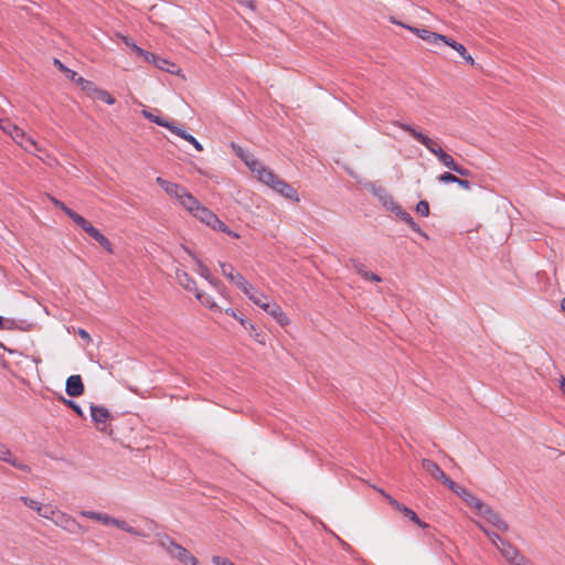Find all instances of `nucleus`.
I'll return each instance as SVG.
<instances>
[{
  "mask_svg": "<svg viewBox=\"0 0 565 565\" xmlns=\"http://www.w3.org/2000/svg\"><path fill=\"white\" fill-rule=\"evenodd\" d=\"M260 182L271 188L285 199L294 202H299V196L296 189L292 188L285 180L280 179L273 170H263L260 174Z\"/></svg>",
  "mask_w": 565,
  "mask_h": 565,
  "instance_id": "obj_1",
  "label": "nucleus"
},
{
  "mask_svg": "<svg viewBox=\"0 0 565 565\" xmlns=\"http://www.w3.org/2000/svg\"><path fill=\"white\" fill-rule=\"evenodd\" d=\"M396 126L408 132L419 143L424 145L433 154L437 157L438 160L441 159L444 154H446V151H444L436 141L417 130L415 127L404 122H397Z\"/></svg>",
  "mask_w": 565,
  "mask_h": 565,
  "instance_id": "obj_2",
  "label": "nucleus"
},
{
  "mask_svg": "<svg viewBox=\"0 0 565 565\" xmlns=\"http://www.w3.org/2000/svg\"><path fill=\"white\" fill-rule=\"evenodd\" d=\"M77 226L95 239L108 254L115 253L111 242L85 217L81 220Z\"/></svg>",
  "mask_w": 565,
  "mask_h": 565,
  "instance_id": "obj_3",
  "label": "nucleus"
},
{
  "mask_svg": "<svg viewBox=\"0 0 565 565\" xmlns=\"http://www.w3.org/2000/svg\"><path fill=\"white\" fill-rule=\"evenodd\" d=\"M89 408L92 420L97 425L98 429L110 435L113 430L109 425H106V422L111 419L110 412L106 407L95 404H90Z\"/></svg>",
  "mask_w": 565,
  "mask_h": 565,
  "instance_id": "obj_4",
  "label": "nucleus"
},
{
  "mask_svg": "<svg viewBox=\"0 0 565 565\" xmlns=\"http://www.w3.org/2000/svg\"><path fill=\"white\" fill-rule=\"evenodd\" d=\"M391 21L395 24H398L403 28H406L408 29L409 31H412L413 33L417 34L418 38H420L422 40H424L425 42L431 44V45H435V46H439L440 45V40H444V35L443 34H439V33H436V32H433L430 30H427V29H419V28H415V26H411V25H406L404 23H401L398 21H396L395 19H391Z\"/></svg>",
  "mask_w": 565,
  "mask_h": 565,
  "instance_id": "obj_5",
  "label": "nucleus"
},
{
  "mask_svg": "<svg viewBox=\"0 0 565 565\" xmlns=\"http://www.w3.org/2000/svg\"><path fill=\"white\" fill-rule=\"evenodd\" d=\"M11 138L21 146L25 151L30 153H34L35 151H39L40 148L35 140L31 137H28L25 132L18 126H15L12 131L9 134Z\"/></svg>",
  "mask_w": 565,
  "mask_h": 565,
  "instance_id": "obj_6",
  "label": "nucleus"
},
{
  "mask_svg": "<svg viewBox=\"0 0 565 565\" xmlns=\"http://www.w3.org/2000/svg\"><path fill=\"white\" fill-rule=\"evenodd\" d=\"M388 211L394 213L399 220L405 222L414 232L418 233L422 237L428 238L427 233L420 228V226L414 221L412 215L407 211H405L398 203H395L393 206H391Z\"/></svg>",
  "mask_w": 565,
  "mask_h": 565,
  "instance_id": "obj_7",
  "label": "nucleus"
},
{
  "mask_svg": "<svg viewBox=\"0 0 565 565\" xmlns=\"http://www.w3.org/2000/svg\"><path fill=\"white\" fill-rule=\"evenodd\" d=\"M449 490L456 493L460 499H462L470 507H480L479 498L475 497L466 487L458 484L455 481H449L447 486Z\"/></svg>",
  "mask_w": 565,
  "mask_h": 565,
  "instance_id": "obj_8",
  "label": "nucleus"
},
{
  "mask_svg": "<svg viewBox=\"0 0 565 565\" xmlns=\"http://www.w3.org/2000/svg\"><path fill=\"white\" fill-rule=\"evenodd\" d=\"M157 541L158 544L162 548H164L170 554L171 557H174L177 559L180 556L181 551L184 548L166 533H158Z\"/></svg>",
  "mask_w": 565,
  "mask_h": 565,
  "instance_id": "obj_9",
  "label": "nucleus"
},
{
  "mask_svg": "<svg viewBox=\"0 0 565 565\" xmlns=\"http://www.w3.org/2000/svg\"><path fill=\"white\" fill-rule=\"evenodd\" d=\"M157 541L158 544L162 548H164L170 554L171 557H174L177 559L180 556L181 551L184 548L166 533H158Z\"/></svg>",
  "mask_w": 565,
  "mask_h": 565,
  "instance_id": "obj_10",
  "label": "nucleus"
},
{
  "mask_svg": "<svg viewBox=\"0 0 565 565\" xmlns=\"http://www.w3.org/2000/svg\"><path fill=\"white\" fill-rule=\"evenodd\" d=\"M422 467L425 469L434 479L441 481L446 487L449 484L451 479L441 470V468L431 459H423Z\"/></svg>",
  "mask_w": 565,
  "mask_h": 565,
  "instance_id": "obj_11",
  "label": "nucleus"
},
{
  "mask_svg": "<svg viewBox=\"0 0 565 565\" xmlns=\"http://www.w3.org/2000/svg\"><path fill=\"white\" fill-rule=\"evenodd\" d=\"M0 460L11 465L12 467H14L21 471H24V472L31 471L30 466L18 460L12 455L10 449L6 445H3L1 441H0Z\"/></svg>",
  "mask_w": 565,
  "mask_h": 565,
  "instance_id": "obj_12",
  "label": "nucleus"
},
{
  "mask_svg": "<svg viewBox=\"0 0 565 565\" xmlns=\"http://www.w3.org/2000/svg\"><path fill=\"white\" fill-rule=\"evenodd\" d=\"M56 525L61 526L63 530L72 533V534H82L86 532V529L81 525L75 519L67 516L65 514H61L57 520H55Z\"/></svg>",
  "mask_w": 565,
  "mask_h": 565,
  "instance_id": "obj_13",
  "label": "nucleus"
},
{
  "mask_svg": "<svg viewBox=\"0 0 565 565\" xmlns=\"http://www.w3.org/2000/svg\"><path fill=\"white\" fill-rule=\"evenodd\" d=\"M156 182L160 185V188L171 198L177 199L178 201L182 196V194L186 191V189L178 183L168 181L161 177H157Z\"/></svg>",
  "mask_w": 565,
  "mask_h": 565,
  "instance_id": "obj_14",
  "label": "nucleus"
},
{
  "mask_svg": "<svg viewBox=\"0 0 565 565\" xmlns=\"http://www.w3.org/2000/svg\"><path fill=\"white\" fill-rule=\"evenodd\" d=\"M84 384L81 375H71L66 380L65 392L71 397H78L84 394Z\"/></svg>",
  "mask_w": 565,
  "mask_h": 565,
  "instance_id": "obj_15",
  "label": "nucleus"
},
{
  "mask_svg": "<svg viewBox=\"0 0 565 565\" xmlns=\"http://www.w3.org/2000/svg\"><path fill=\"white\" fill-rule=\"evenodd\" d=\"M82 515L100 521L105 525H114L116 527H124V520L115 519L108 514L94 512V511H83Z\"/></svg>",
  "mask_w": 565,
  "mask_h": 565,
  "instance_id": "obj_16",
  "label": "nucleus"
},
{
  "mask_svg": "<svg viewBox=\"0 0 565 565\" xmlns=\"http://www.w3.org/2000/svg\"><path fill=\"white\" fill-rule=\"evenodd\" d=\"M183 249L188 255H190L193 258V260L198 265L199 274L204 279H206L211 285L217 286L220 281L211 276L210 269L201 262V259L198 258L196 255L190 248L183 246Z\"/></svg>",
  "mask_w": 565,
  "mask_h": 565,
  "instance_id": "obj_17",
  "label": "nucleus"
},
{
  "mask_svg": "<svg viewBox=\"0 0 565 565\" xmlns=\"http://www.w3.org/2000/svg\"><path fill=\"white\" fill-rule=\"evenodd\" d=\"M265 311L270 315L280 326L289 323V319L276 302H266Z\"/></svg>",
  "mask_w": 565,
  "mask_h": 565,
  "instance_id": "obj_18",
  "label": "nucleus"
},
{
  "mask_svg": "<svg viewBox=\"0 0 565 565\" xmlns=\"http://www.w3.org/2000/svg\"><path fill=\"white\" fill-rule=\"evenodd\" d=\"M226 315H230L231 317L237 319L242 327L246 330L250 331V335L254 337L258 342L264 343V341L260 339L262 333L258 332L255 328V326L247 319H244L243 317L237 316L236 311L234 309H226Z\"/></svg>",
  "mask_w": 565,
  "mask_h": 565,
  "instance_id": "obj_19",
  "label": "nucleus"
},
{
  "mask_svg": "<svg viewBox=\"0 0 565 565\" xmlns=\"http://www.w3.org/2000/svg\"><path fill=\"white\" fill-rule=\"evenodd\" d=\"M440 183H456L465 190H471L472 183L466 179L458 178L451 172H444L437 177Z\"/></svg>",
  "mask_w": 565,
  "mask_h": 565,
  "instance_id": "obj_20",
  "label": "nucleus"
},
{
  "mask_svg": "<svg viewBox=\"0 0 565 565\" xmlns=\"http://www.w3.org/2000/svg\"><path fill=\"white\" fill-rule=\"evenodd\" d=\"M353 269L359 274L363 279L371 280L375 282H380L382 279L379 275L366 270L365 266L358 259H351Z\"/></svg>",
  "mask_w": 565,
  "mask_h": 565,
  "instance_id": "obj_21",
  "label": "nucleus"
},
{
  "mask_svg": "<svg viewBox=\"0 0 565 565\" xmlns=\"http://www.w3.org/2000/svg\"><path fill=\"white\" fill-rule=\"evenodd\" d=\"M175 278L178 282L186 290L189 291H199L196 289V282L195 280L184 270L177 269L175 270Z\"/></svg>",
  "mask_w": 565,
  "mask_h": 565,
  "instance_id": "obj_22",
  "label": "nucleus"
},
{
  "mask_svg": "<svg viewBox=\"0 0 565 565\" xmlns=\"http://www.w3.org/2000/svg\"><path fill=\"white\" fill-rule=\"evenodd\" d=\"M149 63H152L159 70H162L170 74H177L180 68L177 64L166 60L164 57L154 54V58H151Z\"/></svg>",
  "mask_w": 565,
  "mask_h": 565,
  "instance_id": "obj_23",
  "label": "nucleus"
},
{
  "mask_svg": "<svg viewBox=\"0 0 565 565\" xmlns=\"http://www.w3.org/2000/svg\"><path fill=\"white\" fill-rule=\"evenodd\" d=\"M192 215L207 226H211L212 222H216V214L202 204L199 205V209Z\"/></svg>",
  "mask_w": 565,
  "mask_h": 565,
  "instance_id": "obj_24",
  "label": "nucleus"
},
{
  "mask_svg": "<svg viewBox=\"0 0 565 565\" xmlns=\"http://www.w3.org/2000/svg\"><path fill=\"white\" fill-rule=\"evenodd\" d=\"M179 203L190 213L193 214L201 204L188 190L182 194Z\"/></svg>",
  "mask_w": 565,
  "mask_h": 565,
  "instance_id": "obj_25",
  "label": "nucleus"
},
{
  "mask_svg": "<svg viewBox=\"0 0 565 565\" xmlns=\"http://www.w3.org/2000/svg\"><path fill=\"white\" fill-rule=\"evenodd\" d=\"M245 164L257 175V179L260 181V174L263 170H269L265 167L260 161H258L253 153L246 154L244 160Z\"/></svg>",
  "mask_w": 565,
  "mask_h": 565,
  "instance_id": "obj_26",
  "label": "nucleus"
},
{
  "mask_svg": "<svg viewBox=\"0 0 565 565\" xmlns=\"http://www.w3.org/2000/svg\"><path fill=\"white\" fill-rule=\"evenodd\" d=\"M499 551L509 564L512 562L513 557H515L520 552V550L509 541L501 542V544L499 545Z\"/></svg>",
  "mask_w": 565,
  "mask_h": 565,
  "instance_id": "obj_27",
  "label": "nucleus"
},
{
  "mask_svg": "<svg viewBox=\"0 0 565 565\" xmlns=\"http://www.w3.org/2000/svg\"><path fill=\"white\" fill-rule=\"evenodd\" d=\"M373 194L379 198L382 204L390 210L396 202L393 196L386 191V189L379 186L373 189Z\"/></svg>",
  "mask_w": 565,
  "mask_h": 565,
  "instance_id": "obj_28",
  "label": "nucleus"
},
{
  "mask_svg": "<svg viewBox=\"0 0 565 565\" xmlns=\"http://www.w3.org/2000/svg\"><path fill=\"white\" fill-rule=\"evenodd\" d=\"M51 201L52 203L58 207L60 210H62L76 225L81 222V220L83 218L82 215H79L78 213L74 212L72 209H70L68 206H66L62 201L55 199V198H51Z\"/></svg>",
  "mask_w": 565,
  "mask_h": 565,
  "instance_id": "obj_29",
  "label": "nucleus"
},
{
  "mask_svg": "<svg viewBox=\"0 0 565 565\" xmlns=\"http://www.w3.org/2000/svg\"><path fill=\"white\" fill-rule=\"evenodd\" d=\"M392 508L401 512L405 518L409 519L413 523L419 522L417 513L409 509L408 507L399 503L398 501H393Z\"/></svg>",
  "mask_w": 565,
  "mask_h": 565,
  "instance_id": "obj_30",
  "label": "nucleus"
},
{
  "mask_svg": "<svg viewBox=\"0 0 565 565\" xmlns=\"http://www.w3.org/2000/svg\"><path fill=\"white\" fill-rule=\"evenodd\" d=\"M75 83L79 85L81 89L90 98L94 96L95 92L98 88L93 82L85 79L82 76L77 77V79H75Z\"/></svg>",
  "mask_w": 565,
  "mask_h": 565,
  "instance_id": "obj_31",
  "label": "nucleus"
},
{
  "mask_svg": "<svg viewBox=\"0 0 565 565\" xmlns=\"http://www.w3.org/2000/svg\"><path fill=\"white\" fill-rule=\"evenodd\" d=\"M236 279L233 281V284H235V286L245 295V296H249L250 292L254 290V288L252 287V285L244 278L243 275L241 274H236L235 275Z\"/></svg>",
  "mask_w": 565,
  "mask_h": 565,
  "instance_id": "obj_32",
  "label": "nucleus"
},
{
  "mask_svg": "<svg viewBox=\"0 0 565 565\" xmlns=\"http://www.w3.org/2000/svg\"><path fill=\"white\" fill-rule=\"evenodd\" d=\"M488 523L495 526L498 530L502 532L509 531V524L502 520L501 515L498 512H493V514L489 518Z\"/></svg>",
  "mask_w": 565,
  "mask_h": 565,
  "instance_id": "obj_33",
  "label": "nucleus"
},
{
  "mask_svg": "<svg viewBox=\"0 0 565 565\" xmlns=\"http://www.w3.org/2000/svg\"><path fill=\"white\" fill-rule=\"evenodd\" d=\"M92 98L104 102L108 105H113L116 102V99L106 89L100 88V87L97 88V90L95 92V94Z\"/></svg>",
  "mask_w": 565,
  "mask_h": 565,
  "instance_id": "obj_34",
  "label": "nucleus"
},
{
  "mask_svg": "<svg viewBox=\"0 0 565 565\" xmlns=\"http://www.w3.org/2000/svg\"><path fill=\"white\" fill-rule=\"evenodd\" d=\"M54 65L62 73H64L67 78H70L74 83H75V79H77V77H81L75 71H73V70L68 68L67 66H65L58 58H54Z\"/></svg>",
  "mask_w": 565,
  "mask_h": 565,
  "instance_id": "obj_35",
  "label": "nucleus"
},
{
  "mask_svg": "<svg viewBox=\"0 0 565 565\" xmlns=\"http://www.w3.org/2000/svg\"><path fill=\"white\" fill-rule=\"evenodd\" d=\"M248 299L250 301H253L256 306L260 307L264 310L266 308L265 307L266 302H269L267 296H265L262 292L254 291V290L248 296Z\"/></svg>",
  "mask_w": 565,
  "mask_h": 565,
  "instance_id": "obj_36",
  "label": "nucleus"
},
{
  "mask_svg": "<svg viewBox=\"0 0 565 565\" xmlns=\"http://www.w3.org/2000/svg\"><path fill=\"white\" fill-rule=\"evenodd\" d=\"M178 559L183 565H199L198 558L195 556H193L192 554H190V552L186 548H183L181 551L180 556L178 557Z\"/></svg>",
  "mask_w": 565,
  "mask_h": 565,
  "instance_id": "obj_37",
  "label": "nucleus"
},
{
  "mask_svg": "<svg viewBox=\"0 0 565 565\" xmlns=\"http://www.w3.org/2000/svg\"><path fill=\"white\" fill-rule=\"evenodd\" d=\"M142 115L145 116V118H147L148 120H150L151 122H154L157 124L158 126L160 127H166L168 126V119L163 118V117H160V116H157V115H153L151 111L149 110H146L143 109L142 110Z\"/></svg>",
  "mask_w": 565,
  "mask_h": 565,
  "instance_id": "obj_38",
  "label": "nucleus"
},
{
  "mask_svg": "<svg viewBox=\"0 0 565 565\" xmlns=\"http://www.w3.org/2000/svg\"><path fill=\"white\" fill-rule=\"evenodd\" d=\"M218 265L222 274L233 282L236 279L235 275L237 274L235 273L233 265L223 262H220Z\"/></svg>",
  "mask_w": 565,
  "mask_h": 565,
  "instance_id": "obj_39",
  "label": "nucleus"
},
{
  "mask_svg": "<svg viewBox=\"0 0 565 565\" xmlns=\"http://www.w3.org/2000/svg\"><path fill=\"white\" fill-rule=\"evenodd\" d=\"M480 507H473L478 513L484 518V520L488 522L489 518L493 514L494 510L486 504L482 500H479Z\"/></svg>",
  "mask_w": 565,
  "mask_h": 565,
  "instance_id": "obj_40",
  "label": "nucleus"
},
{
  "mask_svg": "<svg viewBox=\"0 0 565 565\" xmlns=\"http://www.w3.org/2000/svg\"><path fill=\"white\" fill-rule=\"evenodd\" d=\"M58 401L61 403H63L65 406H67L71 409H73L79 417H84V413H83L81 406L76 402H74L73 399H68V398H66V397L61 395L58 397Z\"/></svg>",
  "mask_w": 565,
  "mask_h": 565,
  "instance_id": "obj_41",
  "label": "nucleus"
},
{
  "mask_svg": "<svg viewBox=\"0 0 565 565\" xmlns=\"http://www.w3.org/2000/svg\"><path fill=\"white\" fill-rule=\"evenodd\" d=\"M195 297L196 299L202 303L204 305L205 307L207 308H216V303L207 296L205 295L204 292L202 291H196L195 294Z\"/></svg>",
  "mask_w": 565,
  "mask_h": 565,
  "instance_id": "obj_42",
  "label": "nucleus"
},
{
  "mask_svg": "<svg viewBox=\"0 0 565 565\" xmlns=\"http://www.w3.org/2000/svg\"><path fill=\"white\" fill-rule=\"evenodd\" d=\"M164 128L169 129L172 134L179 136L182 139H184V136L190 135L182 128L178 127L174 121L168 120V126H166Z\"/></svg>",
  "mask_w": 565,
  "mask_h": 565,
  "instance_id": "obj_43",
  "label": "nucleus"
},
{
  "mask_svg": "<svg viewBox=\"0 0 565 565\" xmlns=\"http://www.w3.org/2000/svg\"><path fill=\"white\" fill-rule=\"evenodd\" d=\"M20 501H22L24 503V505H26L28 508L34 510V511H39L41 510V502L36 501V500H33L29 497H20Z\"/></svg>",
  "mask_w": 565,
  "mask_h": 565,
  "instance_id": "obj_44",
  "label": "nucleus"
},
{
  "mask_svg": "<svg viewBox=\"0 0 565 565\" xmlns=\"http://www.w3.org/2000/svg\"><path fill=\"white\" fill-rule=\"evenodd\" d=\"M416 212L423 216L426 217L429 215V204L426 200H420L416 205Z\"/></svg>",
  "mask_w": 565,
  "mask_h": 565,
  "instance_id": "obj_45",
  "label": "nucleus"
},
{
  "mask_svg": "<svg viewBox=\"0 0 565 565\" xmlns=\"http://www.w3.org/2000/svg\"><path fill=\"white\" fill-rule=\"evenodd\" d=\"M15 126L9 118H0V129L3 132L9 135Z\"/></svg>",
  "mask_w": 565,
  "mask_h": 565,
  "instance_id": "obj_46",
  "label": "nucleus"
},
{
  "mask_svg": "<svg viewBox=\"0 0 565 565\" xmlns=\"http://www.w3.org/2000/svg\"><path fill=\"white\" fill-rule=\"evenodd\" d=\"M439 162L441 164H444L445 167H447L448 169H450L451 171L455 169L457 162L454 160V158L446 152V154H444L441 157V159H439Z\"/></svg>",
  "mask_w": 565,
  "mask_h": 565,
  "instance_id": "obj_47",
  "label": "nucleus"
},
{
  "mask_svg": "<svg viewBox=\"0 0 565 565\" xmlns=\"http://www.w3.org/2000/svg\"><path fill=\"white\" fill-rule=\"evenodd\" d=\"M486 536L491 541V543L499 550V545L501 542H507V540L500 537L497 533L489 531L486 532Z\"/></svg>",
  "mask_w": 565,
  "mask_h": 565,
  "instance_id": "obj_48",
  "label": "nucleus"
},
{
  "mask_svg": "<svg viewBox=\"0 0 565 565\" xmlns=\"http://www.w3.org/2000/svg\"><path fill=\"white\" fill-rule=\"evenodd\" d=\"M510 565H532L531 562L521 553L513 557Z\"/></svg>",
  "mask_w": 565,
  "mask_h": 565,
  "instance_id": "obj_49",
  "label": "nucleus"
},
{
  "mask_svg": "<svg viewBox=\"0 0 565 565\" xmlns=\"http://www.w3.org/2000/svg\"><path fill=\"white\" fill-rule=\"evenodd\" d=\"M38 514L40 516H43L45 519H51L52 515L54 514V510L52 509V507L50 505H43L41 503V510L38 511Z\"/></svg>",
  "mask_w": 565,
  "mask_h": 565,
  "instance_id": "obj_50",
  "label": "nucleus"
},
{
  "mask_svg": "<svg viewBox=\"0 0 565 565\" xmlns=\"http://www.w3.org/2000/svg\"><path fill=\"white\" fill-rule=\"evenodd\" d=\"M211 228L223 233L227 232L228 226L216 216V222H212Z\"/></svg>",
  "mask_w": 565,
  "mask_h": 565,
  "instance_id": "obj_51",
  "label": "nucleus"
},
{
  "mask_svg": "<svg viewBox=\"0 0 565 565\" xmlns=\"http://www.w3.org/2000/svg\"><path fill=\"white\" fill-rule=\"evenodd\" d=\"M231 147L235 151L236 156L238 158H241L242 160H244L246 154H249V151L243 149L241 146H238V145H236L234 142L231 143Z\"/></svg>",
  "mask_w": 565,
  "mask_h": 565,
  "instance_id": "obj_52",
  "label": "nucleus"
},
{
  "mask_svg": "<svg viewBox=\"0 0 565 565\" xmlns=\"http://www.w3.org/2000/svg\"><path fill=\"white\" fill-rule=\"evenodd\" d=\"M136 54L142 57L146 62H150L151 58H154V53L148 52L141 47L137 49Z\"/></svg>",
  "mask_w": 565,
  "mask_h": 565,
  "instance_id": "obj_53",
  "label": "nucleus"
},
{
  "mask_svg": "<svg viewBox=\"0 0 565 565\" xmlns=\"http://www.w3.org/2000/svg\"><path fill=\"white\" fill-rule=\"evenodd\" d=\"M119 529L125 531V532H127V533H129V534L136 535V536H141L142 535V533L138 529L129 525L126 521H124V527H119Z\"/></svg>",
  "mask_w": 565,
  "mask_h": 565,
  "instance_id": "obj_54",
  "label": "nucleus"
},
{
  "mask_svg": "<svg viewBox=\"0 0 565 565\" xmlns=\"http://www.w3.org/2000/svg\"><path fill=\"white\" fill-rule=\"evenodd\" d=\"M212 563L214 565H235L232 561H230L228 558H224V557H221V556H212Z\"/></svg>",
  "mask_w": 565,
  "mask_h": 565,
  "instance_id": "obj_55",
  "label": "nucleus"
},
{
  "mask_svg": "<svg viewBox=\"0 0 565 565\" xmlns=\"http://www.w3.org/2000/svg\"><path fill=\"white\" fill-rule=\"evenodd\" d=\"M184 140L190 142L198 151H203V146L199 142V140L192 135L184 136Z\"/></svg>",
  "mask_w": 565,
  "mask_h": 565,
  "instance_id": "obj_56",
  "label": "nucleus"
},
{
  "mask_svg": "<svg viewBox=\"0 0 565 565\" xmlns=\"http://www.w3.org/2000/svg\"><path fill=\"white\" fill-rule=\"evenodd\" d=\"M452 171L458 173L461 177H471L472 175V172L469 169H466L458 163L456 164V167Z\"/></svg>",
  "mask_w": 565,
  "mask_h": 565,
  "instance_id": "obj_57",
  "label": "nucleus"
},
{
  "mask_svg": "<svg viewBox=\"0 0 565 565\" xmlns=\"http://www.w3.org/2000/svg\"><path fill=\"white\" fill-rule=\"evenodd\" d=\"M440 44H446V45L452 47L454 50H456V46L459 44V42L452 40L451 38L444 35V40H440Z\"/></svg>",
  "mask_w": 565,
  "mask_h": 565,
  "instance_id": "obj_58",
  "label": "nucleus"
},
{
  "mask_svg": "<svg viewBox=\"0 0 565 565\" xmlns=\"http://www.w3.org/2000/svg\"><path fill=\"white\" fill-rule=\"evenodd\" d=\"M440 44H446V45L452 47L454 50H456V46L459 44V42L452 40L451 38L444 35V40H440Z\"/></svg>",
  "mask_w": 565,
  "mask_h": 565,
  "instance_id": "obj_59",
  "label": "nucleus"
},
{
  "mask_svg": "<svg viewBox=\"0 0 565 565\" xmlns=\"http://www.w3.org/2000/svg\"><path fill=\"white\" fill-rule=\"evenodd\" d=\"M241 6L248 8L252 11L256 10L254 0H236Z\"/></svg>",
  "mask_w": 565,
  "mask_h": 565,
  "instance_id": "obj_60",
  "label": "nucleus"
},
{
  "mask_svg": "<svg viewBox=\"0 0 565 565\" xmlns=\"http://www.w3.org/2000/svg\"><path fill=\"white\" fill-rule=\"evenodd\" d=\"M77 333L87 343H89L92 341L89 333L85 329L79 328Z\"/></svg>",
  "mask_w": 565,
  "mask_h": 565,
  "instance_id": "obj_61",
  "label": "nucleus"
},
{
  "mask_svg": "<svg viewBox=\"0 0 565 565\" xmlns=\"http://www.w3.org/2000/svg\"><path fill=\"white\" fill-rule=\"evenodd\" d=\"M8 323H13V321L6 320L0 316V330L10 329L11 327L7 326Z\"/></svg>",
  "mask_w": 565,
  "mask_h": 565,
  "instance_id": "obj_62",
  "label": "nucleus"
},
{
  "mask_svg": "<svg viewBox=\"0 0 565 565\" xmlns=\"http://www.w3.org/2000/svg\"><path fill=\"white\" fill-rule=\"evenodd\" d=\"M458 52L459 55H463L466 54V47L463 46V44L459 43L457 46H456V50Z\"/></svg>",
  "mask_w": 565,
  "mask_h": 565,
  "instance_id": "obj_63",
  "label": "nucleus"
},
{
  "mask_svg": "<svg viewBox=\"0 0 565 565\" xmlns=\"http://www.w3.org/2000/svg\"><path fill=\"white\" fill-rule=\"evenodd\" d=\"M559 388L565 394V376H562L559 380Z\"/></svg>",
  "mask_w": 565,
  "mask_h": 565,
  "instance_id": "obj_64",
  "label": "nucleus"
}]
</instances>
